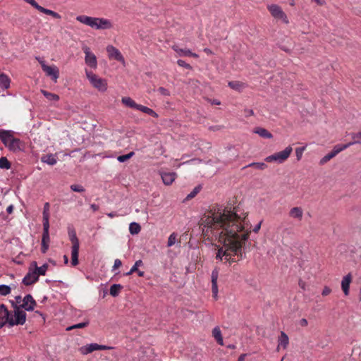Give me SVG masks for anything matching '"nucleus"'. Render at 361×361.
I'll return each mask as SVG.
<instances>
[{
  "mask_svg": "<svg viewBox=\"0 0 361 361\" xmlns=\"http://www.w3.org/2000/svg\"><path fill=\"white\" fill-rule=\"evenodd\" d=\"M200 226L204 241L213 244L217 240L222 245H216V260L231 264L236 262L233 256L243 258L242 247L251 233L245 214H238L236 208L214 207L201 219Z\"/></svg>",
  "mask_w": 361,
  "mask_h": 361,
  "instance_id": "nucleus-1",
  "label": "nucleus"
},
{
  "mask_svg": "<svg viewBox=\"0 0 361 361\" xmlns=\"http://www.w3.org/2000/svg\"><path fill=\"white\" fill-rule=\"evenodd\" d=\"M14 314L12 315L6 307L0 305V329L8 324L10 326L15 325H23L26 321V313L21 310L20 307L13 303Z\"/></svg>",
  "mask_w": 361,
  "mask_h": 361,
  "instance_id": "nucleus-2",
  "label": "nucleus"
},
{
  "mask_svg": "<svg viewBox=\"0 0 361 361\" xmlns=\"http://www.w3.org/2000/svg\"><path fill=\"white\" fill-rule=\"evenodd\" d=\"M76 20L97 30L110 29L112 27L111 23L109 20L102 18L81 15L76 17Z\"/></svg>",
  "mask_w": 361,
  "mask_h": 361,
  "instance_id": "nucleus-3",
  "label": "nucleus"
},
{
  "mask_svg": "<svg viewBox=\"0 0 361 361\" xmlns=\"http://www.w3.org/2000/svg\"><path fill=\"white\" fill-rule=\"evenodd\" d=\"M0 140L11 151L21 149L20 140L15 138L9 130H0Z\"/></svg>",
  "mask_w": 361,
  "mask_h": 361,
  "instance_id": "nucleus-4",
  "label": "nucleus"
},
{
  "mask_svg": "<svg viewBox=\"0 0 361 361\" xmlns=\"http://www.w3.org/2000/svg\"><path fill=\"white\" fill-rule=\"evenodd\" d=\"M293 152V148L288 146L283 151L274 153L265 158L267 162H276L279 164L283 163L290 155Z\"/></svg>",
  "mask_w": 361,
  "mask_h": 361,
  "instance_id": "nucleus-5",
  "label": "nucleus"
},
{
  "mask_svg": "<svg viewBox=\"0 0 361 361\" xmlns=\"http://www.w3.org/2000/svg\"><path fill=\"white\" fill-rule=\"evenodd\" d=\"M86 75L92 85L99 91L104 92L107 89V83L105 80L99 78L92 72L86 71Z\"/></svg>",
  "mask_w": 361,
  "mask_h": 361,
  "instance_id": "nucleus-6",
  "label": "nucleus"
},
{
  "mask_svg": "<svg viewBox=\"0 0 361 361\" xmlns=\"http://www.w3.org/2000/svg\"><path fill=\"white\" fill-rule=\"evenodd\" d=\"M36 59L41 64L43 71L46 75L50 77L55 82L59 77V70L55 66H47L44 61L41 59L39 57H37Z\"/></svg>",
  "mask_w": 361,
  "mask_h": 361,
  "instance_id": "nucleus-7",
  "label": "nucleus"
},
{
  "mask_svg": "<svg viewBox=\"0 0 361 361\" xmlns=\"http://www.w3.org/2000/svg\"><path fill=\"white\" fill-rule=\"evenodd\" d=\"M268 10L271 13V16L283 21L284 23L288 24V20L286 14L282 11L281 8L276 4H272L268 6Z\"/></svg>",
  "mask_w": 361,
  "mask_h": 361,
  "instance_id": "nucleus-8",
  "label": "nucleus"
},
{
  "mask_svg": "<svg viewBox=\"0 0 361 361\" xmlns=\"http://www.w3.org/2000/svg\"><path fill=\"white\" fill-rule=\"evenodd\" d=\"M111 348V347L107 345H99L97 343H90L80 348L79 351L82 355H87L95 350H109Z\"/></svg>",
  "mask_w": 361,
  "mask_h": 361,
  "instance_id": "nucleus-9",
  "label": "nucleus"
},
{
  "mask_svg": "<svg viewBox=\"0 0 361 361\" xmlns=\"http://www.w3.org/2000/svg\"><path fill=\"white\" fill-rule=\"evenodd\" d=\"M348 148V145H336L334 146L333 150L326 154L323 158L321 159L319 161L320 165H324L329 161H330L331 159H333L334 157H336L339 152H342L343 150Z\"/></svg>",
  "mask_w": 361,
  "mask_h": 361,
  "instance_id": "nucleus-10",
  "label": "nucleus"
},
{
  "mask_svg": "<svg viewBox=\"0 0 361 361\" xmlns=\"http://www.w3.org/2000/svg\"><path fill=\"white\" fill-rule=\"evenodd\" d=\"M82 49L85 54V61L86 64L91 68H96L97 66L96 56L90 51V48L87 47H84Z\"/></svg>",
  "mask_w": 361,
  "mask_h": 361,
  "instance_id": "nucleus-11",
  "label": "nucleus"
},
{
  "mask_svg": "<svg viewBox=\"0 0 361 361\" xmlns=\"http://www.w3.org/2000/svg\"><path fill=\"white\" fill-rule=\"evenodd\" d=\"M37 305L36 301L34 300L31 295H27L23 299V302L18 307L20 309H24L27 311H32L34 310L35 307Z\"/></svg>",
  "mask_w": 361,
  "mask_h": 361,
  "instance_id": "nucleus-12",
  "label": "nucleus"
},
{
  "mask_svg": "<svg viewBox=\"0 0 361 361\" xmlns=\"http://www.w3.org/2000/svg\"><path fill=\"white\" fill-rule=\"evenodd\" d=\"M106 51L110 59H116L118 61L125 63V60L120 51L116 47L109 45L106 47Z\"/></svg>",
  "mask_w": 361,
  "mask_h": 361,
  "instance_id": "nucleus-13",
  "label": "nucleus"
},
{
  "mask_svg": "<svg viewBox=\"0 0 361 361\" xmlns=\"http://www.w3.org/2000/svg\"><path fill=\"white\" fill-rule=\"evenodd\" d=\"M49 224H43V234L42 239V252L45 253L49 248Z\"/></svg>",
  "mask_w": 361,
  "mask_h": 361,
  "instance_id": "nucleus-14",
  "label": "nucleus"
},
{
  "mask_svg": "<svg viewBox=\"0 0 361 361\" xmlns=\"http://www.w3.org/2000/svg\"><path fill=\"white\" fill-rule=\"evenodd\" d=\"M38 279L39 277L37 274L35 273L33 269L30 267L28 272L23 279V283L25 286H30L37 282Z\"/></svg>",
  "mask_w": 361,
  "mask_h": 361,
  "instance_id": "nucleus-15",
  "label": "nucleus"
},
{
  "mask_svg": "<svg viewBox=\"0 0 361 361\" xmlns=\"http://www.w3.org/2000/svg\"><path fill=\"white\" fill-rule=\"evenodd\" d=\"M219 277V271L217 269H214L212 272V291L214 299L218 298V286L217 280Z\"/></svg>",
  "mask_w": 361,
  "mask_h": 361,
  "instance_id": "nucleus-16",
  "label": "nucleus"
},
{
  "mask_svg": "<svg viewBox=\"0 0 361 361\" xmlns=\"http://www.w3.org/2000/svg\"><path fill=\"white\" fill-rule=\"evenodd\" d=\"M288 214L290 218L301 221L303 216V210L300 207H294L290 209Z\"/></svg>",
  "mask_w": 361,
  "mask_h": 361,
  "instance_id": "nucleus-17",
  "label": "nucleus"
},
{
  "mask_svg": "<svg viewBox=\"0 0 361 361\" xmlns=\"http://www.w3.org/2000/svg\"><path fill=\"white\" fill-rule=\"evenodd\" d=\"M161 176L163 183L166 185H169L174 181L177 175L174 172H164L161 173Z\"/></svg>",
  "mask_w": 361,
  "mask_h": 361,
  "instance_id": "nucleus-18",
  "label": "nucleus"
},
{
  "mask_svg": "<svg viewBox=\"0 0 361 361\" xmlns=\"http://www.w3.org/2000/svg\"><path fill=\"white\" fill-rule=\"evenodd\" d=\"M351 281H352V276L350 274H347L342 279L341 288H342V290H343L345 295H348V294H349L350 284L351 283Z\"/></svg>",
  "mask_w": 361,
  "mask_h": 361,
  "instance_id": "nucleus-19",
  "label": "nucleus"
},
{
  "mask_svg": "<svg viewBox=\"0 0 361 361\" xmlns=\"http://www.w3.org/2000/svg\"><path fill=\"white\" fill-rule=\"evenodd\" d=\"M172 48L180 56H191L195 58L198 57V55L197 54L192 53L190 50L187 49H180L177 45H173Z\"/></svg>",
  "mask_w": 361,
  "mask_h": 361,
  "instance_id": "nucleus-20",
  "label": "nucleus"
},
{
  "mask_svg": "<svg viewBox=\"0 0 361 361\" xmlns=\"http://www.w3.org/2000/svg\"><path fill=\"white\" fill-rule=\"evenodd\" d=\"M30 267L33 269V270L35 271V273L37 274L38 276L39 275L44 276L47 272V270L48 269V265L47 264H44L42 266L38 267L37 266L36 262H32Z\"/></svg>",
  "mask_w": 361,
  "mask_h": 361,
  "instance_id": "nucleus-21",
  "label": "nucleus"
},
{
  "mask_svg": "<svg viewBox=\"0 0 361 361\" xmlns=\"http://www.w3.org/2000/svg\"><path fill=\"white\" fill-rule=\"evenodd\" d=\"M41 161L51 166L56 164L57 162L56 155L52 154L43 155L41 157Z\"/></svg>",
  "mask_w": 361,
  "mask_h": 361,
  "instance_id": "nucleus-22",
  "label": "nucleus"
},
{
  "mask_svg": "<svg viewBox=\"0 0 361 361\" xmlns=\"http://www.w3.org/2000/svg\"><path fill=\"white\" fill-rule=\"evenodd\" d=\"M254 133L258 134L260 137L264 138L271 139L273 135L267 129L263 128H256L254 130Z\"/></svg>",
  "mask_w": 361,
  "mask_h": 361,
  "instance_id": "nucleus-23",
  "label": "nucleus"
},
{
  "mask_svg": "<svg viewBox=\"0 0 361 361\" xmlns=\"http://www.w3.org/2000/svg\"><path fill=\"white\" fill-rule=\"evenodd\" d=\"M68 235L70 237V240L72 243L71 248H79V246H80L79 240L76 236L75 231L74 230L69 231Z\"/></svg>",
  "mask_w": 361,
  "mask_h": 361,
  "instance_id": "nucleus-24",
  "label": "nucleus"
},
{
  "mask_svg": "<svg viewBox=\"0 0 361 361\" xmlns=\"http://www.w3.org/2000/svg\"><path fill=\"white\" fill-rule=\"evenodd\" d=\"M289 343V339L286 334H285L283 331L281 332V336L279 338V345L282 346L283 348H286Z\"/></svg>",
  "mask_w": 361,
  "mask_h": 361,
  "instance_id": "nucleus-25",
  "label": "nucleus"
},
{
  "mask_svg": "<svg viewBox=\"0 0 361 361\" xmlns=\"http://www.w3.org/2000/svg\"><path fill=\"white\" fill-rule=\"evenodd\" d=\"M37 9L39 11L43 13L51 16L54 18H56V19H60L61 18V16L58 13L54 12V11H53L51 10H49V9L45 8H44V7L39 6H39H38V8Z\"/></svg>",
  "mask_w": 361,
  "mask_h": 361,
  "instance_id": "nucleus-26",
  "label": "nucleus"
},
{
  "mask_svg": "<svg viewBox=\"0 0 361 361\" xmlns=\"http://www.w3.org/2000/svg\"><path fill=\"white\" fill-rule=\"evenodd\" d=\"M212 335L219 345H224L221 332L220 329L218 326L214 328V329L212 331Z\"/></svg>",
  "mask_w": 361,
  "mask_h": 361,
  "instance_id": "nucleus-27",
  "label": "nucleus"
},
{
  "mask_svg": "<svg viewBox=\"0 0 361 361\" xmlns=\"http://www.w3.org/2000/svg\"><path fill=\"white\" fill-rule=\"evenodd\" d=\"M137 109L141 111L143 113L149 114L153 117L157 118L158 116L157 114L153 109L145 106L139 104Z\"/></svg>",
  "mask_w": 361,
  "mask_h": 361,
  "instance_id": "nucleus-28",
  "label": "nucleus"
},
{
  "mask_svg": "<svg viewBox=\"0 0 361 361\" xmlns=\"http://www.w3.org/2000/svg\"><path fill=\"white\" fill-rule=\"evenodd\" d=\"M10 85V79L8 77L4 74H0V86L4 89H8Z\"/></svg>",
  "mask_w": 361,
  "mask_h": 361,
  "instance_id": "nucleus-29",
  "label": "nucleus"
},
{
  "mask_svg": "<svg viewBox=\"0 0 361 361\" xmlns=\"http://www.w3.org/2000/svg\"><path fill=\"white\" fill-rule=\"evenodd\" d=\"M121 102L126 106L130 107V108L136 109L139 105V104H136L130 97H123L121 99Z\"/></svg>",
  "mask_w": 361,
  "mask_h": 361,
  "instance_id": "nucleus-30",
  "label": "nucleus"
},
{
  "mask_svg": "<svg viewBox=\"0 0 361 361\" xmlns=\"http://www.w3.org/2000/svg\"><path fill=\"white\" fill-rule=\"evenodd\" d=\"M49 204L48 202L44 204L43 210V224H49Z\"/></svg>",
  "mask_w": 361,
  "mask_h": 361,
  "instance_id": "nucleus-31",
  "label": "nucleus"
},
{
  "mask_svg": "<svg viewBox=\"0 0 361 361\" xmlns=\"http://www.w3.org/2000/svg\"><path fill=\"white\" fill-rule=\"evenodd\" d=\"M79 248H71V264L76 266L78 264Z\"/></svg>",
  "mask_w": 361,
  "mask_h": 361,
  "instance_id": "nucleus-32",
  "label": "nucleus"
},
{
  "mask_svg": "<svg viewBox=\"0 0 361 361\" xmlns=\"http://www.w3.org/2000/svg\"><path fill=\"white\" fill-rule=\"evenodd\" d=\"M352 138L353 141L345 145H348V147L355 144H361V130L357 133H353Z\"/></svg>",
  "mask_w": 361,
  "mask_h": 361,
  "instance_id": "nucleus-33",
  "label": "nucleus"
},
{
  "mask_svg": "<svg viewBox=\"0 0 361 361\" xmlns=\"http://www.w3.org/2000/svg\"><path fill=\"white\" fill-rule=\"evenodd\" d=\"M122 288L121 284H113L110 288V295L113 297L117 296Z\"/></svg>",
  "mask_w": 361,
  "mask_h": 361,
  "instance_id": "nucleus-34",
  "label": "nucleus"
},
{
  "mask_svg": "<svg viewBox=\"0 0 361 361\" xmlns=\"http://www.w3.org/2000/svg\"><path fill=\"white\" fill-rule=\"evenodd\" d=\"M140 230H141V227H140V224H138L137 223L133 222V223L130 224L129 231H130V234H132V235L137 234L140 233Z\"/></svg>",
  "mask_w": 361,
  "mask_h": 361,
  "instance_id": "nucleus-35",
  "label": "nucleus"
},
{
  "mask_svg": "<svg viewBox=\"0 0 361 361\" xmlns=\"http://www.w3.org/2000/svg\"><path fill=\"white\" fill-rule=\"evenodd\" d=\"M41 92L49 101H58L59 99V95L49 92L46 90H42Z\"/></svg>",
  "mask_w": 361,
  "mask_h": 361,
  "instance_id": "nucleus-36",
  "label": "nucleus"
},
{
  "mask_svg": "<svg viewBox=\"0 0 361 361\" xmlns=\"http://www.w3.org/2000/svg\"><path fill=\"white\" fill-rule=\"evenodd\" d=\"M246 167H254L259 170H264L267 168V165L263 162H253L247 165Z\"/></svg>",
  "mask_w": 361,
  "mask_h": 361,
  "instance_id": "nucleus-37",
  "label": "nucleus"
},
{
  "mask_svg": "<svg viewBox=\"0 0 361 361\" xmlns=\"http://www.w3.org/2000/svg\"><path fill=\"white\" fill-rule=\"evenodd\" d=\"M11 163L6 157H2L0 158V168L2 169H9L11 168Z\"/></svg>",
  "mask_w": 361,
  "mask_h": 361,
  "instance_id": "nucleus-38",
  "label": "nucleus"
},
{
  "mask_svg": "<svg viewBox=\"0 0 361 361\" xmlns=\"http://www.w3.org/2000/svg\"><path fill=\"white\" fill-rule=\"evenodd\" d=\"M176 240H177V234L175 233H172L169 238H168V241H167V246L168 247H171L173 246V245H175V243H176Z\"/></svg>",
  "mask_w": 361,
  "mask_h": 361,
  "instance_id": "nucleus-39",
  "label": "nucleus"
},
{
  "mask_svg": "<svg viewBox=\"0 0 361 361\" xmlns=\"http://www.w3.org/2000/svg\"><path fill=\"white\" fill-rule=\"evenodd\" d=\"M142 265V260H137L135 262V264L133 266V267L130 269V270L126 273L127 276H129L132 274L133 272H135L137 271L138 267Z\"/></svg>",
  "mask_w": 361,
  "mask_h": 361,
  "instance_id": "nucleus-40",
  "label": "nucleus"
},
{
  "mask_svg": "<svg viewBox=\"0 0 361 361\" xmlns=\"http://www.w3.org/2000/svg\"><path fill=\"white\" fill-rule=\"evenodd\" d=\"M11 293V288L6 285H0V295H7Z\"/></svg>",
  "mask_w": 361,
  "mask_h": 361,
  "instance_id": "nucleus-41",
  "label": "nucleus"
},
{
  "mask_svg": "<svg viewBox=\"0 0 361 361\" xmlns=\"http://www.w3.org/2000/svg\"><path fill=\"white\" fill-rule=\"evenodd\" d=\"M134 155L133 152H130V153L125 154V155H121L118 156L117 159L120 162H124L127 161L128 159H130Z\"/></svg>",
  "mask_w": 361,
  "mask_h": 361,
  "instance_id": "nucleus-42",
  "label": "nucleus"
},
{
  "mask_svg": "<svg viewBox=\"0 0 361 361\" xmlns=\"http://www.w3.org/2000/svg\"><path fill=\"white\" fill-rule=\"evenodd\" d=\"M89 322H81V323H79V324H75L73 326H69L67 328V330L68 331H70V330H72L73 329H81V328H84V327H86L87 325H88Z\"/></svg>",
  "mask_w": 361,
  "mask_h": 361,
  "instance_id": "nucleus-43",
  "label": "nucleus"
},
{
  "mask_svg": "<svg viewBox=\"0 0 361 361\" xmlns=\"http://www.w3.org/2000/svg\"><path fill=\"white\" fill-rule=\"evenodd\" d=\"M70 188L74 192H82L85 191V188L80 185L73 184Z\"/></svg>",
  "mask_w": 361,
  "mask_h": 361,
  "instance_id": "nucleus-44",
  "label": "nucleus"
},
{
  "mask_svg": "<svg viewBox=\"0 0 361 361\" xmlns=\"http://www.w3.org/2000/svg\"><path fill=\"white\" fill-rule=\"evenodd\" d=\"M305 149V147H298V148L295 149V154H296L297 159L298 161L301 159L302 154H303Z\"/></svg>",
  "mask_w": 361,
  "mask_h": 361,
  "instance_id": "nucleus-45",
  "label": "nucleus"
},
{
  "mask_svg": "<svg viewBox=\"0 0 361 361\" xmlns=\"http://www.w3.org/2000/svg\"><path fill=\"white\" fill-rule=\"evenodd\" d=\"M200 186L195 188L193 189V190L190 194L188 195L187 199H192V198H193L200 192Z\"/></svg>",
  "mask_w": 361,
  "mask_h": 361,
  "instance_id": "nucleus-46",
  "label": "nucleus"
},
{
  "mask_svg": "<svg viewBox=\"0 0 361 361\" xmlns=\"http://www.w3.org/2000/svg\"><path fill=\"white\" fill-rule=\"evenodd\" d=\"M177 63L179 66L185 67L187 69H191V66L188 63H187L183 60H178Z\"/></svg>",
  "mask_w": 361,
  "mask_h": 361,
  "instance_id": "nucleus-47",
  "label": "nucleus"
},
{
  "mask_svg": "<svg viewBox=\"0 0 361 361\" xmlns=\"http://www.w3.org/2000/svg\"><path fill=\"white\" fill-rule=\"evenodd\" d=\"M158 92L161 95H164V96H169L170 95V92L167 89L162 87H161L158 89Z\"/></svg>",
  "mask_w": 361,
  "mask_h": 361,
  "instance_id": "nucleus-48",
  "label": "nucleus"
},
{
  "mask_svg": "<svg viewBox=\"0 0 361 361\" xmlns=\"http://www.w3.org/2000/svg\"><path fill=\"white\" fill-rule=\"evenodd\" d=\"M122 265V262L120 259H116L114 261V264L113 266V269H116L119 268Z\"/></svg>",
  "mask_w": 361,
  "mask_h": 361,
  "instance_id": "nucleus-49",
  "label": "nucleus"
},
{
  "mask_svg": "<svg viewBox=\"0 0 361 361\" xmlns=\"http://www.w3.org/2000/svg\"><path fill=\"white\" fill-rule=\"evenodd\" d=\"M24 1H26L27 3L30 4V5H32L36 9L39 6V4L35 0H24Z\"/></svg>",
  "mask_w": 361,
  "mask_h": 361,
  "instance_id": "nucleus-50",
  "label": "nucleus"
},
{
  "mask_svg": "<svg viewBox=\"0 0 361 361\" xmlns=\"http://www.w3.org/2000/svg\"><path fill=\"white\" fill-rule=\"evenodd\" d=\"M21 302H23V299L21 298L20 296L18 295L15 298V302L12 301L11 304L13 305V303L14 305H16L17 306H18V304H20Z\"/></svg>",
  "mask_w": 361,
  "mask_h": 361,
  "instance_id": "nucleus-51",
  "label": "nucleus"
},
{
  "mask_svg": "<svg viewBox=\"0 0 361 361\" xmlns=\"http://www.w3.org/2000/svg\"><path fill=\"white\" fill-rule=\"evenodd\" d=\"M331 290L329 287L326 286L324 288L322 294V295L326 296L328 295L331 293Z\"/></svg>",
  "mask_w": 361,
  "mask_h": 361,
  "instance_id": "nucleus-52",
  "label": "nucleus"
},
{
  "mask_svg": "<svg viewBox=\"0 0 361 361\" xmlns=\"http://www.w3.org/2000/svg\"><path fill=\"white\" fill-rule=\"evenodd\" d=\"M228 85L233 88V89H235V90H237L238 89V87H239V84L237 82H230L228 83Z\"/></svg>",
  "mask_w": 361,
  "mask_h": 361,
  "instance_id": "nucleus-53",
  "label": "nucleus"
},
{
  "mask_svg": "<svg viewBox=\"0 0 361 361\" xmlns=\"http://www.w3.org/2000/svg\"><path fill=\"white\" fill-rule=\"evenodd\" d=\"M261 224H262V221H260L258 224H257V225L255 226V228H253V230H252V231H253L255 233H257V232L259 231L260 228H261Z\"/></svg>",
  "mask_w": 361,
  "mask_h": 361,
  "instance_id": "nucleus-54",
  "label": "nucleus"
},
{
  "mask_svg": "<svg viewBox=\"0 0 361 361\" xmlns=\"http://www.w3.org/2000/svg\"><path fill=\"white\" fill-rule=\"evenodd\" d=\"M308 322H307V320L306 319H302L300 321V324L302 326H306L307 325Z\"/></svg>",
  "mask_w": 361,
  "mask_h": 361,
  "instance_id": "nucleus-55",
  "label": "nucleus"
},
{
  "mask_svg": "<svg viewBox=\"0 0 361 361\" xmlns=\"http://www.w3.org/2000/svg\"><path fill=\"white\" fill-rule=\"evenodd\" d=\"M13 205H9L7 209H6V211L8 214H11L13 212Z\"/></svg>",
  "mask_w": 361,
  "mask_h": 361,
  "instance_id": "nucleus-56",
  "label": "nucleus"
},
{
  "mask_svg": "<svg viewBox=\"0 0 361 361\" xmlns=\"http://www.w3.org/2000/svg\"><path fill=\"white\" fill-rule=\"evenodd\" d=\"M90 207L92 209L93 211H97L99 209V206L95 204H92Z\"/></svg>",
  "mask_w": 361,
  "mask_h": 361,
  "instance_id": "nucleus-57",
  "label": "nucleus"
},
{
  "mask_svg": "<svg viewBox=\"0 0 361 361\" xmlns=\"http://www.w3.org/2000/svg\"><path fill=\"white\" fill-rule=\"evenodd\" d=\"M107 216H109L110 218H113L117 216L118 214L116 212H110L107 214Z\"/></svg>",
  "mask_w": 361,
  "mask_h": 361,
  "instance_id": "nucleus-58",
  "label": "nucleus"
},
{
  "mask_svg": "<svg viewBox=\"0 0 361 361\" xmlns=\"http://www.w3.org/2000/svg\"><path fill=\"white\" fill-rule=\"evenodd\" d=\"M210 129L212 130H220L221 129V126H212V127H210Z\"/></svg>",
  "mask_w": 361,
  "mask_h": 361,
  "instance_id": "nucleus-59",
  "label": "nucleus"
},
{
  "mask_svg": "<svg viewBox=\"0 0 361 361\" xmlns=\"http://www.w3.org/2000/svg\"><path fill=\"white\" fill-rule=\"evenodd\" d=\"M299 286H300L301 288L305 289V282L300 281Z\"/></svg>",
  "mask_w": 361,
  "mask_h": 361,
  "instance_id": "nucleus-60",
  "label": "nucleus"
},
{
  "mask_svg": "<svg viewBox=\"0 0 361 361\" xmlns=\"http://www.w3.org/2000/svg\"><path fill=\"white\" fill-rule=\"evenodd\" d=\"M204 51L206 54H211L212 53V51H211L209 49H208V48H205V49H204Z\"/></svg>",
  "mask_w": 361,
  "mask_h": 361,
  "instance_id": "nucleus-61",
  "label": "nucleus"
},
{
  "mask_svg": "<svg viewBox=\"0 0 361 361\" xmlns=\"http://www.w3.org/2000/svg\"><path fill=\"white\" fill-rule=\"evenodd\" d=\"M137 274H138L139 276H144V271H139L137 269Z\"/></svg>",
  "mask_w": 361,
  "mask_h": 361,
  "instance_id": "nucleus-62",
  "label": "nucleus"
},
{
  "mask_svg": "<svg viewBox=\"0 0 361 361\" xmlns=\"http://www.w3.org/2000/svg\"><path fill=\"white\" fill-rule=\"evenodd\" d=\"M245 355H241L239 358H238V361H243L244 360V358H245Z\"/></svg>",
  "mask_w": 361,
  "mask_h": 361,
  "instance_id": "nucleus-63",
  "label": "nucleus"
},
{
  "mask_svg": "<svg viewBox=\"0 0 361 361\" xmlns=\"http://www.w3.org/2000/svg\"><path fill=\"white\" fill-rule=\"evenodd\" d=\"M246 112L248 115H253V111L251 109L247 110Z\"/></svg>",
  "mask_w": 361,
  "mask_h": 361,
  "instance_id": "nucleus-64",
  "label": "nucleus"
}]
</instances>
